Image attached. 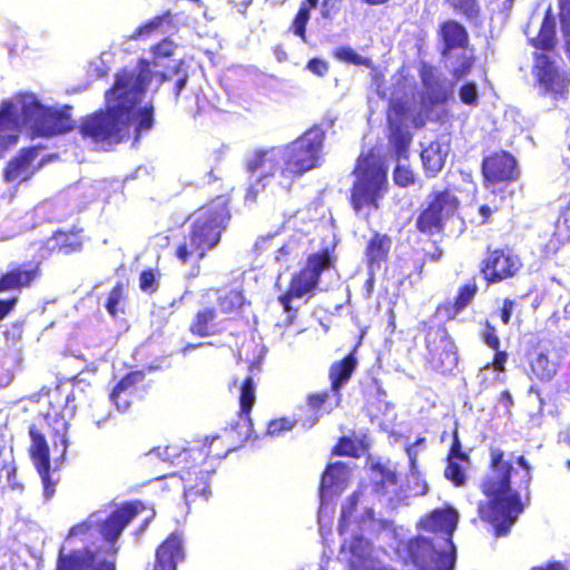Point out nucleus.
<instances>
[{
    "mask_svg": "<svg viewBox=\"0 0 570 570\" xmlns=\"http://www.w3.org/2000/svg\"><path fill=\"white\" fill-rule=\"evenodd\" d=\"M449 2L468 17H473L479 11L476 0H449Z\"/></svg>",
    "mask_w": 570,
    "mask_h": 570,
    "instance_id": "obj_42",
    "label": "nucleus"
},
{
    "mask_svg": "<svg viewBox=\"0 0 570 570\" xmlns=\"http://www.w3.org/2000/svg\"><path fill=\"white\" fill-rule=\"evenodd\" d=\"M350 471L343 463L331 464L321 481V501L324 503L326 498L340 494L347 483Z\"/></svg>",
    "mask_w": 570,
    "mask_h": 570,
    "instance_id": "obj_19",
    "label": "nucleus"
},
{
    "mask_svg": "<svg viewBox=\"0 0 570 570\" xmlns=\"http://www.w3.org/2000/svg\"><path fill=\"white\" fill-rule=\"evenodd\" d=\"M38 156V148L22 149L9 161L4 170V179L18 184L29 179L41 166V164H36Z\"/></svg>",
    "mask_w": 570,
    "mask_h": 570,
    "instance_id": "obj_14",
    "label": "nucleus"
},
{
    "mask_svg": "<svg viewBox=\"0 0 570 570\" xmlns=\"http://www.w3.org/2000/svg\"><path fill=\"white\" fill-rule=\"evenodd\" d=\"M2 471L4 472V476L8 485L11 489H20V485L16 482V469L13 466H3Z\"/></svg>",
    "mask_w": 570,
    "mask_h": 570,
    "instance_id": "obj_55",
    "label": "nucleus"
},
{
    "mask_svg": "<svg viewBox=\"0 0 570 570\" xmlns=\"http://www.w3.org/2000/svg\"><path fill=\"white\" fill-rule=\"evenodd\" d=\"M100 521L101 519L97 513L91 514L86 522L77 524L70 529L69 534L67 537V541L70 540L72 537L85 534L86 532L90 531L94 527H99Z\"/></svg>",
    "mask_w": 570,
    "mask_h": 570,
    "instance_id": "obj_39",
    "label": "nucleus"
},
{
    "mask_svg": "<svg viewBox=\"0 0 570 570\" xmlns=\"http://www.w3.org/2000/svg\"><path fill=\"white\" fill-rule=\"evenodd\" d=\"M383 479L386 481V482H390V483H395L396 482V474L393 472V471H386L383 473Z\"/></svg>",
    "mask_w": 570,
    "mask_h": 570,
    "instance_id": "obj_61",
    "label": "nucleus"
},
{
    "mask_svg": "<svg viewBox=\"0 0 570 570\" xmlns=\"http://www.w3.org/2000/svg\"><path fill=\"white\" fill-rule=\"evenodd\" d=\"M402 115L403 106L395 101H392L387 112V119L392 131L391 142L395 147L397 158L405 159V153L411 142L412 137L409 131L402 129Z\"/></svg>",
    "mask_w": 570,
    "mask_h": 570,
    "instance_id": "obj_18",
    "label": "nucleus"
},
{
    "mask_svg": "<svg viewBox=\"0 0 570 570\" xmlns=\"http://www.w3.org/2000/svg\"><path fill=\"white\" fill-rule=\"evenodd\" d=\"M356 500L357 493L353 494L350 501L343 505L338 525V531L344 537L341 553L355 570L362 566L371 553L368 541L358 535L357 531L363 530L373 518V512L370 509L365 510L360 521L354 517Z\"/></svg>",
    "mask_w": 570,
    "mask_h": 570,
    "instance_id": "obj_8",
    "label": "nucleus"
},
{
    "mask_svg": "<svg viewBox=\"0 0 570 570\" xmlns=\"http://www.w3.org/2000/svg\"><path fill=\"white\" fill-rule=\"evenodd\" d=\"M208 484L206 482V475L202 472V484L200 485H185V497L187 500L191 499L195 495L208 498Z\"/></svg>",
    "mask_w": 570,
    "mask_h": 570,
    "instance_id": "obj_44",
    "label": "nucleus"
},
{
    "mask_svg": "<svg viewBox=\"0 0 570 570\" xmlns=\"http://www.w3.org/2000/svg\"><path fill=\"white\" fill-rule=\"evenodd\" d=\"M227 217L224 202L199 209L195 215L189 236L176 250L177 258L183 263L202 259L207 250L218 244L222 227Z\"/></svg>",
    "mask_w": 570,
    "mask_h": 570,
    "instance_id": "obj_5",
    "label": "nucleus"
},
{
    "mask_svg": "<svg viewBox=\"0 0 570 570\" xmlns=\"http://www.w3.org/2000/svg\"><path fill=\"white\" fill-rule=\"evenodd\" d=\"M285 151L282 147L256 150L247 158V170L256 180L274 176L276 171H279V176L283 177L282 169L285 167Z\"/></svg>",
    "mask_w": 570,
    "mask_h": 570,
    "instance_id": "obj_12",
    "label": "nucleus"
},
{
    "mask_svg": "<svg viewBox=\"0 0 570 570\" xmlns=\"http://www.w3.org/2000/svg\"><path fill=\"white\" fill-rule=\"evenodd\" d=\"M444 58L446 59V67L458 79L465 76L471 69L472 59L470 56L466 55L465 51H462L461 55L458 56L455 59L452 56V53Z\"/></svg>",
    "mask_w": 570,
    "mask_h": 570,
    "instance_id": "obj_34",
    "label": "nucleus"
},
{
    "mask_svg": "<svg viewBox=\"0 0 570 570\" xmlns=\"http://www.w3.org/2000/svg\"><path fill=\"white\" fill-rule=\"evenodd\" d=\"M139 281H140V288L142 291L151 289L155 284V275L150 271L142 272Z\"/></svg>",
    "mask_w": 570,
    "mask_h": 570,
    "instance_id": "obj_54",
    "label": "nucleus"
},
{
    "mask_svg": "<svg viewBox=\"0 0 570 570\" xmlns=\"http://www.w3.org/2000/svg\"><path fill=\"white\" fill-rule=\"evenodd\" d=\"M335 57L352 62L354 65H366V59L357 55L352 48L350 47H340L334 52Z\"/></svg>",
    "mask_w": 570,
    "mask_h": 570,
    "instance_id": "obj_40",
    "label": "nucleus"
},
{
    "mask_svg": "<svg viewBox=\"0 0 570 570\" xmlns=\"http://www.w3.org/2000/svg\"><path fill=\"white\" fill-rule=\"evenodd\" d=\"M165 21V17H156L148 23L139 27L129 38L137 39L142 36H148L151 32L158 30Z\"/></svg>",
    "mask_w": 570,
    "mask_h": 570,
    "instance_id": "obj_41",
    "label": "nucleus"
},
{
    "mask_svg": "<svg viewBox=\"0 0 570 570\" xmlns=\"http://www.w3.org/2000/svg\"><path fill=\"white\" fill-rule=\"evenodd\" d=\"M459 514L454 509L433 511L421 524L433 538H416L409 544V552L417 570H452L455 548L451 540Z\"/></svg>",
    "mask_w": 570,
    "mask_h": 570,
    "instance_id": "obj_4",
    "label": "nucleus"
},
{
    "mask_svg": "<svg viewBox=\"0 0 570 570\" xmlns=\"http://www.w3.org/2000/svg\"><path fill=\"white\" fill-rule=\"evenodd\" d=\"M144 375L140 372H132L126 375L112 390L110 400L120 412H126L131 404L132 387L140 383Z\"/></svg>",
    "mask_w": 570,
    "mask_h": 570,
    "instance_id": "obj_24",
    "label": "nucleus"
},
{
    "mask_svg": "<svg viewBox=\"0 0 570 570\" xmlns=\"http://www.w3.org/2000/svg\"><path fill=\"white\" fill-rule=\"evenodd\" d=\"M17 298L0 301V320H2L14 306Z\"/></svg>",
    "mask_w": 570,
    "mask_h": 570,
    "instance_id": "obj_58",
    "label": "nucleus"
},
{
    "mask_svg": "<svg viewBox=\"0 0 570 570\" xmlns=\"http://www.w3.org/2000/svg\"><path fill=\"white\" fill-rule=\"evenodd\" d=\"M58 570H115L112 561L101 560L99 556H90L85 560L83 553L75 552L70 557H63V548L60 550Z\"/></svg>",
    "mask_w": 570,
    "mask_h": 570,
    "instance_id": "obj_20",
    "label": "nucleus"
},
{
    "mask_svg": "<svg viewBox=\"0 0 570 570\" xmlns=\"http://www.w3.org/2000/svg\"><path fill=\"white\" fill-rule=\"evenodd\" d=\"M122 298V287L117 285L112 288L106 303V308L111 315H116L118 311V304Z\"/></svg>",
    "mask_w": 570,
    "mask_h": 570,
    "instance_id": "obj_46",
    "label": "nucleus"
},
{
    "mask_svg": "<svg viewBox=\"0 0 570 570\" xmlns=\"http://www.w3.org/2000/svg\"><path fill=\"white\" fill-rule=\"evenodd\" d=\"M202 297L206 303H210L213 297H215L220 311L226 314L238 311L244 304L242 293L232 288H210L207 289Z\"/></svg>",
    "mask_w": 570,
    "mask_h": 570,
    "instance_id": "obj_25",
    "label": "nucleus"
},
{
    "mask_svg": "<svg viewBox=\"0 0 570 570\" xmlns=\"http://www.w3.org/2000/svg\"><path fill=\"white\" fill-rule=\"evenodd\" d=\"M37 136L62 134L73 127L70 108L53 109L33 94H19L0 104V158L18 144L21 127Z\"/></svg>",
    "mask_w": 570,
    "mask_h": 570,
    "instance_id": "obj_3",
    "label": "nucleus"
},
{
    "mask_svg": "<svg viewBox=\"0 0 570 570\" xmlns=\"http://www.w3.org/2000/svg\"><path fill=\"white\" fill-rule=\"evenodd\" d=\"M422 80L426 89L422 97V109L428 115L431 105L439 104L445 99V92L439 83L434 82L431 69L422 71Z\"/></svg>",
    "mask_w": 570,
    "mask_h": 570,
    "instance_id": "obj_28",
    "label": "nucleus"
},
{
    "mask_svg": "<svg viewBox=\"0 0 570 570\" xmlns=\"http://www.w3.org/2000/svg\"><path fill=\"white\" fill-rule=\"evenodd\" d=\"M476 292L475 285H465L461 288L458 298L455 301V307L458 311L464 308L474 297Z\"/></svg>",
    "mask_w": 570,
    "mask_h": 570,
    "instance_id": "obj_43",
    "label": "nucleus"
},
{
    "mask_svg": "<svg viewBox=\"0 0 570 570\" xmlns=\"http://www.w3.org/2000/svg\"><path fill=\"white\" fill-rule=\"evenodd\" d=\"M175 45L173 41L164 40L159 45L155 46L154 48V55L156 58L160 57H169L174 52Z\"/></svg>",
    "mask_w": 570,
    "mask_h": 570,
    "instance_id": "obj_50",
    "label": "nucleus"
},
{
    "mask_svg": "<svg viewBox=\"0 0 570 570\" xmlns=\"http://www.w3.org/2000/svg\"><path fill=\"white\" fill-rule=\"evenodd\" d=\"M387 169L383 160L370 153L360 156L354 170V184L352 189V204L356 212L364 208L376 209L379 200L387 188Z\"/></svg>",
    "mask_w": 570,
    "mask_h": 570,
    "instance_id": "obj_6",
    "label": "nucleus"
},
{
    "mask_svg": "<svg viewBox=\"0 0 570 570\" xmlns=\"http://www.w3.org/2000/svg\"><path fill=\"white\" fill-rule=\"evenodd\" d=\"M560 24L566 51L570 58V0H559Z\"/></svg>",
    "mask_w": 570,
    "mask_h": 570,
    "instance_id": "obj_35",
    "label": "nucleus"
},
{
    "mask_svg": "<svg viewBox=\"0 0 570 570\" xmlns=\"http://www.w3.org/2000/svg\"><path fill=\"white\" fill-rule=\"evenodd\" d=\"M441 36L445 45L444 57L450 56L452 49L462 48L468 40L465 29L454 21H448L442 26Z\"/></svg>",
    "mask_w": 570,
    "mask_h": 570,
    "instance_id": "obj_27",
    "label": "nucleus"
},
{
    "mask_svg": "<svg viewBox=\"0 0 570 570\" xmlns=\"http://www.w3.org/2000/svg\"><path fill=\"white\" fill-rule=\"evenodd\" d=\"M255 403V387L253 380L247 377L240 389V412L247 415Z\"/></svg>",
    "mask_w": 570,
    "mask_h": 570,
    "instance_id": "obj_36",
    "label": "nucleus"
},
{
    "mask_svg": "<svg viewBox=\"0 0 570 570\" xmlns=\"http://www.w3.org/2000/svg\"><path fill=\"white\" fill-rule=\"evenodd\" d=\"M184 558L183 539L175 532L157 549L154 570H176L177 562Z\"/></svg>",
    "mask_w": 570,
    "mask_h": 570,
    "instance_id": "obj_17",
    "label": "nucleus"
},
{
    "mask_svg": "<svg viewBox=\"0 0 570 570\" xmlns=\"http://www.w3.org/2000/svg\"><path fill=\"white\" fill-rule=\"evenodd\" d=\"M458 208V199L450 191L435 194L430 206L417 218V227L421 232L433 233L439 230Z\"/></svg>",
    "mask_w": 570,
    "mask_h": 570,
    "instance_id": "obj_11",
    "label": "nucleus"
},
{
    "mask_svg": "<svg viewBox=\"0 0 570 570\" xmlns=\"http://www.w3.org/2000/svg\"><path fill=\"white\" fill-rule=\"evenodd\" d=\"M288 254H289V247L288 246H283L277 252L276 261H281L282 258H284L285 255H288Z\"/></svg>",
    "mask_w": 570,
    "mask_h": 570,
    "instance_id": "obj_63",
    "label": "nucleus"
},
{
    "mask_svg": "<svg viewBox=\"0 0 570 570\" xmlns=\"http://www.w3.org/2000/svg\"><path fill=\"white\" fill-rule=\"evenodd\" d=\"M215 318L216 311L213 307L200 308L190 323V332L203 337L213 334Z\"/></svg>",
    "mask_w": 570,
    "mask_h": 570,
    "instance_id": "obj_30",
    "label": "nucleus"
},
{
    "mask_svg": "<svg viewBox=\"0 0 570 570\" xmlns=\"http://www.w3.org/2000/svg\"><path fill=\"white\" fill-rule=\"evenodd\" d=\"M449 153H450L449 138L442 137V138L431 142L421 153V158H422L424 168L432 175L439 173L443 168Z\"/></svg>",
    "mask_w": 570,
    "mask_h": 570,
    "instance_id": "obj_21",
    "label": "nucleus"
},
{
    "mask_svg": "<svg viewBox=\"0 0 570 570\" xmlns=\"http://www.w3.org/2000/svg\"><path fill=\"white\" fill-rule=\"evenodd\" d=\"M32 273L29 271L14 269L0 278V292L16 289L27 286L32 281Z\"/></svg>",
    "mask_w": 570,
    "mask_h": 570,
    "instance_id": "obj_32",
    "label": "nucleus"
},
{
    "mask_svg": "<svg viewBox=\"0 0 570 570\" xmlns=\"http://www.w3.org/2000/svg\"><path fill=\"white\" fill-rule=\"evenodd\" d=\"M32 444L31 455L39 473H45L50 465L49 462V449L46 440L41 434L36 433L33 430L30 431Z\"/></svg>",
    "mask_w": 570,
    "mask_h": 570,
    "instance_id": "obj_29",
    "label": "nucleus"
},
{
    "mask_svg": "<svg viewBox=\"0 0 570 570\" xmlns=\"http://www.w3.org/2000/svg\"><path fill=\"white\" fill-rule=\"evenodd\" d=\"M324 137L321 128H312L292 144L282 146L286 151L285 167L282 169L284 179L279 180L281 185L288 188L294 177L318 166Z\"/></svg>",
    "mask_w": 570,
    "mask_h": 570,
    "instance_id": "obj_7",
    "label": "nucleus"
},
{
    "mask_svg": "<svg viewBox=\"0 0 570 570\" xmlns=\"http://www.w3.org/2000/svg\"><path fill=\"white\" fill-rule=\"evenodd\" d=\"M563 161L570 167V144L563 154Z\"/></svg>",
    "mask_w": 570,
    "mask_h": 570,
    "instance_id": "obj_64",
    "label": "nucleus"
},
{
    "mask_svg": "<svg viewBox=\"0 0 570 570\" xmlns=\"http://www.w3.org/2000/svg\"><path fill=\"white\" fill-rule=\"evenodd\" d=\"M48 472L49 469L45 473H39L42 479L43 493L46 500H49L55 493V484L50 481Z\"/></svg>",
    "mask_w": 570,
    "mask_h": 570,
    "instance_id": "obj_53",
    "label": "nucleus"
},
{
    "mask_svg": "<svg viewBox=\"0 0 570 570\" xmlns=\"http://www.w3.org/2000/svg\"><path fill=\"white\" fill-rule=\"evenodd\" d=\"M142 510L141 503H131L118 509L99 527V532L107 541H115L126 525Z\"/></svg>",
    "mask_w": 570,
    "mask_h": 570,
    "instance_id": "obj_15",
    "label": "nucleus"
},
{
    "mask_svg": "<svg viewBox=\"0 0 570 570\" xmlns=\"http://www.w3.org/2000/svg\"><path fill=\"white\" fill-rule=\"evenodd\" d=\"M186 81H187V76L186 75H183L181 77H179L176 81V96H178V94L184 89L185 85H186Z\"/></svg>",
    "mask_w": 570,
    "mask_h": 570,
    "instance_id": "obj_60",
    "label": "nucleus"
},
{
    "mask_svg": "<svg viewBox=\"0 0 570 570\" xmlns=\"http://www.w3.org/2000/svg\"><path fill=\"white\" fill-rule=\"evenodd\" d=\"M307 68L317 76H324L328 70L327 63L321 59H312Z\"/></svg>",
    "mask_w": 570,
    "mask_h": 570,
    "instance_id": "obj_52",
    "label": "nucleus"
},
{
    "mask_svg": "<svg viewBox=\"0 0 570 570\" xmlns=\"http://www.w3.org/2000/svg\"><path fill=\"white\" fill-rule=\"evenodd\" d=\"M514 158L507 154H495L483 161V175L488 181L510 180L517 176Z\"/></svg>",
    "mask_w": 570,
    "mask_h": 570,
    "instance_id": "obj_16",
    "label": "nucleus"
},
{
    "mask_svg": "<svg viewBox=\"0 0 570 570\" xmlns=\"http://www.w3.org/2000/svg\"><path fill=\"white\" fill-rule=\"evenodd\" d=\"M414 180V175L403 158H397V165L394 170V181L399 186H407Z\"/></svg>",
    "mask_w": 570,
    "mask_h": 570,
    "instance_id": "obj_37",
    "label": "nucleus"
},
{
    "mask_svg": "<svg viewBox=\"0 0 570 570\" xmlns=\"http://www.w3.org/2000/svg\"><path fill=\"white\" fill-rule=\"evenodd\" d=\"M507 358L508 356L504 352H498L493 362L494 367L499 371H503Z\"/></svg>",
    "mask_w": 570,
    "mask_h": 570,
    "instance_id": "obj_59",
    "label": "nucleus"
},
{
    "mask_svg": "<svg viewBox=\"0 0 570 570\" xmlns=\"http://www.w3.org/2000/svg\"><path fill=\"white\" fill-rule=\"evenodd\" d=\"M483 340L488 346H490L493 350H498L500 341L495 334V328L491 326L489 323H487L485 325V330L483 332Z\"/></svg>",
    "mask_w": 570,
    "mask_h": 570,
    "instance_id": "obj_48",
    "label": "nucleus"
},
{
    "mask_svg": "<svg viewBox=\"0 0 570 570\" xmlns=\"http://www.w3.org/2000/svg\"><path fill=\"white\" fill-rule=\"evenodd\" d=\"M328 399L327 392L312 394L308 396V406L314 411H318L322 405L327 403Z\"/></svg>",
    "mask_w": 570,
    "mask_h": 570,
    "instance_id": "obj_49",
    "label": "nucleus"
},
{
    "mask_svg": "<svg viewBox=\"0 0 570 570\" xmlns=\"http://www.w3.org/2000/svg\"><path fill=\"white\" fill-rule=\"evenodd\" d=\"M151 79L148 62H140L135 70H122L116 76L114 87L106 92L107 111L86 118L80 127L85 137L108 145L119 142L130 127L138 136L153 127L151 105L138 106Z\"/></svg>",
    "mask_w": 570,
    "mask_h": 570,
    "instance_id": "obj_1",
    "label": "nucleus"
},
{
    "mask_svg": "<svg viewBox=\"0 0 570 570\" xmlns=\"http://www.w3.org/2000/svg\"><path fill=\"white\" fill-rule=\"evenodd\" d=\"M390 238L384 235L375 234L366 248V257L370 266L383 261L390 249Z\"/></svg>",
    "mask_w": 570,
    "mask_h": 570,
    "instance_id": "obj_31",
    "label": "nucleus"
},
{
    "mask_svg": "<svg viewBox=\"0 0 570 570\" xmlns=\"http://www.w3.org/2000/svg\"><path fill=\"white\" fill-rule=\"evenodd\" d=\"M294 426V423L287 419L274 420L268 424L267 434L277 436L285 431H289Z\"/></svg>",
    "mask_w": 570,
    "mask_h": 570,
    "instance_id": "obj_45",
    "label": "nucleus"
},
{
    "mask_svg": "<svg viewBox=\"0 0 570 570\" xmlns=\"http://www.w3.org/2000/svg\"><path fill=\"white\" fill-rule=\"evenodd\" d=\"M356 362L353 356H347L343 361L334 363L330 371V377L332 381V390L335 392L334 401L326 405V412L332 411L340 403L338 390L344 385L351 377L354 371Z\"/></svg>",
    "mask_w": 570,
    "mask_h": 570,
    "instance_id": "obj_23",
    "label": "nucleus"
},
{
    "mask_svg": "<svg viewBox=\"0 0 570 570\" xmlns=\"http://www.w3.org/2000/svg\"><path fill=\"white\" fill-rule=\"evenodd\" d=\"M490 456L491 471L482 485L489 501L479 507V513L494 527L497 535H505L523 511L519 491L529 493L532 468L524 456L505 458L500 449H491Z\"/></svg>",
    "mask_w": 570,
    "mask_h": 570,
    "instance_id": "obj_2",
    "label": "nucleus"
},
{
    "mask_svg": "<svg viewBox=\"0 0 570 570\" xmlns=\"http://www.w3.org/2000/svg\"><path fill=\"white\" fill-rule=\"evenodd\" d=\"M531 374L540 381H550L558 372L559 361L543 352L538 353L530 361Z\"/></svg>",
    "mask_w": 570,
    "mask_h": 570,
    "instance_id": "obj_26",
    "label": "nucleus"
},
{
    "mask_svg": "<svg viewBox=\"0 0 570 570\" xmlns=\"http://www.w3.org/2000/svg\"><path fill=\"white\" fill-rule=\"evenodd\" d=\"M532 570H564V568L560 563H551L548 564L546 568H534Z\"/></svg>",
    "mask_w": 570,
    "mask_h": 570,
    "instance_id": "obj_62",
    "label": "nucleus"
},
{
    "mask_svg": "<svg viewBox=\"0 0 570 570\" xmlns=\"http://www.w3.org/2000/svg\"><path fill=\"white\" fill-rule=\"evenodd\" d=\"M309 10L311 9L307 8L306 4H303L297 12L292 26L294 33L303 39H305V27L309 20Z\"/></svg>",
    "mask_w": 570,
    "mask_h": 570,
    "instance_id": "obj_38",
    "label": "nucleus"
},
{
    "mask_svg": "<svg viewBox=\"0 0 570 570\" xmlns=\"http://www.w3.org/2000/svg\"><path fill=\"white\" fill-rule=\"evenodd\" d=\"M514 308V302L511 299H504L502 311H501V320L504 324H508Z\"/></svg>",
    "mask_w": 570,
    "mask_h": 570,
    "instance_id": "obj_57",
    "label": "nucleus"
},
{
    "mask_svg": "<svg viewBox=\"0 0 570 570\" xmlns=\"http://www.w3.org/2000/svg\"><path fill=\"white\" fill-rule=\"evenodd\" d=\"M444 348L446 351L444 357L441 360V363L446 367H451L456 364V355L455 352L453 351L454 346L450 341H445Z\"/></svg>",
    "mask_w": 570,
    "mask_h": 570,
    "instance_id": "obj_51",
    "label": "nucleus"
},
{
    "mask_svg": "<svg viewBox=\"0 0 570 570\" xmlns=\"http://www.w3.org/2000/svg\"><path fill=\"white\" fill-rule=\"evenodd\" d=\"M354 451V445L350 440L342 439L335 448V453L350 455Z\"/></svg>",
    "mask_w": 570,
    "mask_h": 570,
    "instance_id": "obj_56",
    "label": "nucleus"
},
{
    "mask_svg": "<svg viewBox=\"0 0 570 570\" xmlns=\"http://www.w3.org/2000/svg\"><path fill=\"white\" fill-rule=\"evenodd\" d=\"M460 448L461 444L455 436L444 471L445 478L452 481L456 487H461L465 483V470L469 465L468 456L460 451Z\"/></svg>",
    "mask_w": 570,
    "mask_h": 570,
    "instance_id": "obj_22",
    "label": "nucleus"
},
{
    "mask_svg": "<svg viewBox=\"0 0 570 570\" xmlns=\"http://www.w3.org/2000/svg\"><path fill=\"white\" fill-rule=\"evenodd\" d=\"M532 45L537 48L551 49L556 43L554 23L549 18H546L541 24L538 37L530 38Z\"/></svg>",
    "mask_w": 570,
    "mask_h": 570,
    "instance_id": "obj_33",
    "label": "nucleus"
},
{
    "mask_svg": "<svg viewBox=\"0 0 570 570\" xmlns=\"http://www.w3.org/2000/svg\"><path fill=\"white\" fill-rule=\"evenodd\" d=\"M331 264L327 250L309 256L305 268L293 276L288 292L278 297L284 309H291L289 301L293 297L299 298L312 294L316 288L321 272L328 268Z\"/></svg>",
    "mask_w": 570,
    "mask_h": 570,
    "instance_id": "obj_9",
    "label": "nucleus"
},
{
    "mask_svg": "<svg viewBox=\"0 0 570 570\" xmlns=\"http://www.w3.org/2000/svg\"><path fill=\"white\" fill-rule=\"evenodd\" d=\"M460 98L464 104L474 105L478 101V90L474 83L468 82L460 89Z\"/></svg>",
    "mask_w": 570,
    "mask_h": 570,
    "instance_id": "obj_47",
    "label": "nucleus"
},
{
    "mask_svg": "<svg viewBox=\"0 0 570 570\" xmlns=\"http://www.w3.org/2000/svg\"><path fill=\"white\" fill-rule=\"evenodd\" d=\"M534 76L546 96L556 101L567 98L570 73L560 69L557 62L551 60L548 55L540 53L535 56Z\"/></svg>",
    "mask_w": 570,
    "mask_h": 570,
    "instance_id": "obj_10",
    "label": "nucleus"
},
{
    "mask_svg": "<svg viewBox=\"0 0 570 570\" xmlns=\"http://www.w3.org/2000/svg\"><path fill=\"white\" fill-rule=\"evenodd\" d=\"M518 256L505 250H493L485 259L482 273L489 282H498L515 274L520 268Z\"/></svg>",
    "mask_w": 570,
    "mask_h": 570,
    "instance_id": "obj_13",
    "label": "nucleus"
}]
</instances>
